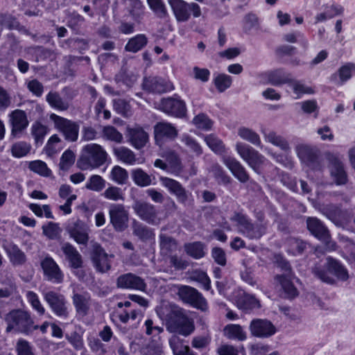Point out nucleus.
Listing matches in <instances>:
<instances>
[{"label":"nucleus","mask_w":355,"mask_h":355,"mask_svg":"<svg viewBox=\"0 0 355 355\" xmlns=\"http://www.w3.org/2000/svg\"><path fill=\"white\" fill-rule=\"evenodd\" d=\"M28 168L31 171L44 177H49L51 171L48 168L46 164L41 160H35L29 163Z\"/></svg>","instance_id":"53"},{"label":"nucleus","mask_w":355,"mask_h":355,"mask_svg":"<svg viewBox=\"0 0 355 355\" xmlns=\"http://www.w3.org/2000/svg\"><path fill=\"white\" fill-rule=\"evenodd\" d=\"M114 257L112 254H107L98 243L92 245L91 259L96 270L105 273L111 269V260Z\"/></svg>","instance_id":"11"},{"label":"nucleus","mask_w":355,"mask_h":355,"mask_svg":"<svg viewBox=\"0 0 355 355\" xmlns=\"http://www.w3.org/2000/svg\"><path fill=\"white\" fill-rule=\"evenodd\" d=\"M355 73V64L347 62L341 66L337 71L331 75L330 79L335 84L342 85L349 80Z\"/></svg>","instance_id":"26"},{"label":"nucleus","mask_w":355,"mask_h":355,"mask_svg":"<svg viewBox=\"0 0 355 355\" xmlns=\"http://www.w3.org/2000/svg\"><path fill=\"white\" fill-rule=\"evenodd\" d=\"M26 296L33 309L35 310L39 315H44L46 310L42 304L38 295L35 292L28 291L26 292Z\"/></svg>","instance_id":"47"},{"label":"nucleus","mask_w":355,"mask_h":355,"mask_svg":"<svg viewBox=\"0 0 355 355\" xmlns=\"http://www.w3.org/2000/svg\"><path fill=\"white\" fill-rule=\"evenodd\" d=\"M249 329L252 336L259 338H268L274 335L276 329L272 323L266 319H254Z\"/></svg>","instance_id":"17"},{"label":"nucleus","mask_w":355,"mask_h":355,"mask_svg":"<svg viewBox=\"0 0 355 355\" xmlns=\"http://www.w3.org/2000/svg\"><path fill=\"white\" fill-rule=\"evenodd\" d=\"M178 135L176 128L166 121L157 122L154 125V137L156 144L162 146L164 139L173 140Z\"/></svg>","instance_id":"15"},{"label":"nucleus","mask_w":355,"mask_h":355,"mask_svg":"<svg viewBox=\"0 0 355 355\" xmlns=\"http://www.w3.org/2000/svg\"><path fill=\"white\" fill-rule=\"evenodd\" d=\"M31 135L34 137L36 144H41L45 136L49 131V128L40 122H35L31 128Z\"/></svg>","instance_id":"46"},{"label":"nucleus","mask_w":355,"mask_h":355,"mask_svg":"<svg viewBox=\"0 0 355 355\" xmlns=\"http://www.w3.org/2000/svg\"><path fill=\"white\" fill-rule=\"evenodd\" d=\"M132 177L135 183L139 187H146L151 184V178L141 168L133 170Z\"/></svg>","instance_id":"49"},{"label":"nucleus","mask_w":355,"mask_h":355,"mask_svg":"<svg viewBox=\"0 0 355 355\" xmlns=\"http://www.w3.org/2000/svg\"><path fill=\"white\" fill-rule=\"evenodd\" d=\"M128 141L136 149L144 148L148 142V134L139 125L127 128Z\"/></svg>","instance_id":"23"},{"label":"nucleus","mask_w":355,"mask_h":355,"mask_svg":"<svg viewBox=\"0 0 355 355\" xmlns=\"http://www.w3.org/2000/svg\"><path fill=\"white\" fill-rule=\"evenodd\" d=\"M329 172L331 179L336 185H345L348 180L343 163L334 155L329 157Z\"/></svg>","instance_id":"19"},{"label":"nucleus","mask_w":355,"mask_h":355,"mask_svg":"<svg viewBox=\"0 0 355 355\" xmlns=\"http://www.w3.org/2000/svg\"><path fill=\"white\" fill-rule=\"evenodd\" d=\"M102 137L116 144H121L123 140V135L112 125H106L103 128Z\"/></svg>","instance_id":"44"},{"label":"nucleus","mask_w":355,"mask_h":355,"mask_svg":"<svg viewBox=\"0 0 355 355\" xmlns=\"http://www.w3.org/2000/svg\"><path fill=\"white\" fill-rule=\"evenodd\" d=\"M17 355H35L33 346L25 339L19 338L16 344Z\"/></svg>","instance_id":"63"},{"label":"nucleus","mask_w":355,"mask_h":355,"mask_svg":"<svg viewBox=\"0 0 355 355\" xmlns=\"http://www.w3.org/2000/svg\"><path fill=\"white\" fill-rule=\"evenodd\" d=\"M118 288L133 289L144 291L146 288L144 280L132 273H126L120 275L116 279Z\"/></svg>","instance_id":"21"},{"label":"nucleus","mask_w":355,"mask_h":355,"mask_svg":"<svg viewBox=\"0 0 355 355\" xmlns=\"http://www.w3.org/2000/svg\"><path fill=\"white\" fill-rule=\"evenodd\" d=\"M223 162L239 182L245 183L249 180L250 175L244 166L236 158L230 156H224L223 157Z\"/></svg>","instance_id":"22"},{"label":"nucleus","mask_w":355,"mask_h":355,"mask_svg":"<svg viewBox=\"0 0 355 355\" xmlns=\"http://www.w3.org/2000/svg\"><path fill=\"white\" fill-rule=\"evenodd\" d=\"M266 229V225L263 224H253L250 223L245 230H243L242 234L250 239H258L265 234Z\"/></svg>","instance_id":"43"},{"label":"nucleus","mask_w":355,"mask_h":355,"mask_svg":"<svg viewBox=\"0 0 355 355\" xmlns=\"http://www.w3.org/2000/svg\"><path fill=\"white\" fill-rule=\"evenodd\" d=\"M114 110L119 114L128 116L130 114L131 107L128 101L124 99L117 98L113 100Z\"/></svg>","instance_id":"59"},{"label":"nucleus","mask_w":355,"mask_h":355,"mask_svg":"<svg viewBox=\"0 0 355 355\" xmlns=\"http://www.w3.org/2000/svg\"><path fill=\"white\" fill-rule=\"evenodd\" d=\"M266 77L270 84L279 86L291 82V75L283 69H277L268 71Z\"/></svg>","instance_id":"29"},{"label":"nucleus","mask_w":355,"mask_h":355,"mask_svg":"<svg viewBox=\"0 0 355 355\" xmlns=\"http://www.w3.org/2000/svg\"><path fill=\"white\" fill-rule=\"evenodd\" d=\"M236 150L240 157L255 172L259 173L260 166L265 162L266 158L252 146L238 142L236 144Z\"/></svg>","instance_id":"9"},{"label":"nucleus","mask_w":355,"mask_h":355,"mask_svg":"<svg viewBox=\"0 0 355 355\" xmlns=\"http://www.w3.org/2000/svg\"><path fill=\"white\" fill-rule=\"evenodd\" d=\"M105 187V181L98 175H93L88 180L85 187L91 191L99 192Z\"/></svg>","instance_id":"54"},{"label":"nucleus","mask_w":355,"mask_h":355,"mask_svg":"<svg viewBox=\"0 0 355 355\" xmlns=\"http://www.w3.org/2000/svg\"><path fill=\"white\" fill-rule=\"evenodd\" d=\"M61 249L71 268L78 269L82 267V256L73 245L69 243H64Z\"/></svg>","instance_id":"28"},{"label":"nucleus","mask_w":355,"mask_h":355,"mask_svg":"<svg viewBox=\"0 0 355 355\" xmlns=\"http://www.w3.org/2000/svg\"><path fill=\"white\" fill-rule=\"evenodd\" d=\"M148 4L155 14L159 18H165L167 10L162 0H147Z\"/></svg>","instance_id":"58"},{"label":"nucleus","mask_w":355,"mask_h":355,"mask_svg":"<svg viewBox=\"0 0 355 355\" xmlns=\"http://www.w3.org/2000/svg\"><path fill=\"white\" fill-rule=\"evenodd\" d=\"M295 151L301 162L307 166H311L317 161L318 150L309 145L298 144L295 147Z\"/></svg>","instance_id":"25"},{"label":"nucleus","mask_w":355,"mask_h":355,"mask_svg":"<svg viewBox=\"0 0 355 355\" xmlns=\"http://www.w3.org/2000/svg\"><path fill=\"white\" fill-rule=\"evenodd\" d=\"M162 157L166 158L174 171L180 172L182 171L180 159L174 151H166L162 155Z\"/></svg>","instance_id":"60"},{"label":"nucleus","mask_w":355,"mask_h":355,"mask_svg":"<svg viewBox=\"0 0 355 355\" xmlns=\"http://www.w3.org/2000/svg\"><path fill=\"white\" fill-rule=\"evenodd\" d=\"M306 226L310 233L320 241L327 242L330 239V233L324 223L315 217H308Z\"/></svg>","instance_id":"24"},{"label":"nucleus","mask_w":355,"mask_h":355,"mask_svg":"<svg viewBox=\"0 0 355 355\" xmlns=\"http://www.w3.org/2000/svg\"><path fill=\"white\" fill-rule=\"evenodd\" d=\"M128 11L134 20L139 21L144 15L145 6L140 0H128Z\"/></svg>","instance_id":"41"},{"label":"nucleus","mask_w":355,"mask_h":355,"mask_svg":"<svg viewBox=\"0 0 355 355\" xmlns=\"http://www.w3.org/2000/svg\"><path fill=\"white\" fill-rule=\"evenodd\" d=\"M177 295L184 302L190 304L197 309H200L202 311H207L208 310L206 299L193 287L186 285L179 286Z\"/></svg>","instance_id":"6"},{"label":"nucleus","mask_w":355,"mask_h":355,"mask_svg":"<svg viewBox=\"0 0 355 355\" xmlns=\"http://www.w3.org/2000/svg\"><path fill=\"white\" fill-rule=\"evenodd\" d=\"M7 333L14 331L26 336L31 335L37 327L35 324L31 313L23 309H14L5 315Z\"/></svg>","instance_id":"1"},{"label":"nucleus","mask_w":355,"mask_h":355,"mask_svg":"<svg viewBox=\"0 0 355 355\" xmlns=\"http://www.w3.org/2000/svg\"><path fill=\"white\" fill-rule=\"evenodd\" d=\"M148 42L146 36L144 34H139L129 40L125 46L127 51L136 53L144 47Z\"/></svg>","instance_id":"40"},{"label":"nucleus","mask_w":355,"mask_h":355,"mask_svg":"<svg viewBox=\"0 0 355 355\" xmlns=\"http://www.w3.org/2000/svg\"><path fill=\"white\" fill-rule=\"evenodd\" d=\"M103 196L110 200L119 201L124 200V193L119 187L112 186L106 189L103 193Z\"/></svg>","instance_id":"62"},{"label":"nucleus","mask_w":355,"mask_h":355,"mask_svg":"<svg viewBox=\"0 0 355 355\" xmlns=\"http://www.w3.org/2000/svg\"><path fill=\"white\" fill-rule=\"evenodd\" d=\"M76 159V155L74 153L68 149L65 150L60 159L59 168L60 170L67 171L70 167L74 164Z\"/></svg>","instance_id":"52"},{"label":"nucleus","mask_w":355,"mask_h":355,"mask_svg":"<svg viewBox=\"0 0 355 355\" xmlns=\"http://www.w3.org/2000/svg\"><path fill=\"white\" fill-rule=\"evenodd\" d=\"M159 180L162 186L166 188L170 193L175 196L180 203L185 204L191 196V193L178 181L167 177H161Z\"/></svg>","instance_id":"14"},{"label":"nucleus","mask_w":355,"mask_h":355,"mask_svg":"<svg viewBox=\"0 0 355 355\" xmlns=\"http://www.w3.org/2000/svg\"><path fill=\"white\" fill-rule=\"evenodd\" d=\"M67 231L70 237L78 244L86 245L89 241V227L80 220L69 224L67 227Z\"/></svg>","instance_id":"18"},{"label":"nucleus","mask_w":355,"mask_h":355,"mask_svg":"<svg viewBox=\"0 0 355 355\" xmlns=\"http://www.w3.org/2000/svg\"><path fill=\"white\" fill-rule=\"evenodd\" d=\"M12 125V133L13 135L21 132L28 125L26 114L21 110L13 111L10 115Z\"/></svg>","instance_id":"27"},{"label":"nucleus","mask_w":355,"mask_h":355,"mask_svg":"<svg viewBox=\"0 0 355 355\" xmlns=\"http://www.w3.org/2000/svg\"><path fill=\"white\" fill-rule=\"evenodd\" d=\"M191 278L192 280L201 284L206 291L211 289V281L206 272L202 270H194L191 273Z\"/></svg>","instance_id":"61"},{"label":"nucleus","mask_w":355,"mask_h":355,"mask_svg":"<svg viewBox=\"0 0 355 355\" xmlns=\"http://www.w3.org/2000/svg\"><path fill=\"white\" fill-rule=\"evenodd\" d=\"M207 145L215 153L222 155L225 153V146L221 139L214 134L206 135L204 138Z\"/></svg>","instance_id":"45"},{"label":"nucleus","mask_w":355,"mask_h":355,"mask_svg":"<svg viewBox=\"0 0 355 355\" xmlns=\"http://www.w3.org/2000/svg\"><path fill=\"white\" fill-rule=\"evenodd\" d=\"M110 223L118 232L123 231L128 227V212L122 204H111L109 207Z\"/></svg>","instance_id":"13"},{"label":"nucleus","mask_w":355,"mask_h":355,"mask_svg":"<svg viewBox=\"0 0 355 355\" xmlns=\"http://www.w3.org/2000/svg\"><path fill=\"white\" fill-rule=\"evenodd\" d=\"M327 270L319 266H315L313 268V272L315 277L323 282L334 284L335 279L329 273L334 275L338 280L345 282L349 277V273L347 268L338 260L328 257L326 262Z\"/></svg>","instance_id":"2"},{"label":"nucleus","mask_w":355,"mask_h":355,"mask_svg":"<svg viewBox=\"0 0 355 355\" xmlns=\"http://www.w3.org/2000/svg\"><path fill=\"white\" fill-rule=\"evenodd\" d=\"M266 141L279 147L281 150L288 152L291 150L288 141L282 136L277 135L274 131L266 132L262 131Z\"/></svg>","instance_id":"33"},{"label":"nucleus","mask_w":355,"mask_h":355,"mask_svg":"<svg viewBox=\"0 0 355 355\" xmlns=\"http://www.w3.org/2000/svg\"><path fill=\"white\" fill-rule=\"evenodd\" d=\"M31 146L25 141H19L14 144L11 148V153L15 157L20 158L26 156L31 150Z\"/></svg>","instance_id":"55"},{"label":"nucleus","mask_w":355,"mask_h":355,"mask_svg":"<svg viewBox=\"0 0 355 355\" xmlns=\"http://www.w3.org/2000/svg\"><path fill=\"white\" fill-rule=\"evenodd\" d=\"M159 106L160 110L172 116L183 118L187 114L185 102L176 95L162 98Z\"/></svg>","instance_id":"12"},{"label":"nucleus","mask_w":355,"mask_h":355,"mask_svg":"<svg viewBox=\"0 0 355 355\" xmlns=\"http://www.w3.org/2000/svg\"><path fill=\"white\" fill-rule=\"evenodd\" d=\"M320 211L336 224L340 221L343 216V211L340 207L334 204L323 205L320 209Z\"/></svg>","instance_id":"38"},{"label":"nucleus","mask_w":355,"mask_h":355,"mask_svg":"<svg viewBox=\"0 0 355 355\" xmlns=\"http://www.w3.org/2000/svg\"><path fill=\"white\" fill-rule=\"evenodd\" d=\"M181 141L196 155L200 156L202 153V149L200 144L188 135H183Z\"/></svg>","instance_id":"56"},{"label":"nucleus","mask_w":355,"mask_h":355,"mask_svg":"<svg viewBox=\"0 0 355 355\" xmlns=\"http://www.w3.org/2000/svg\"><path fill=\"white\" fill-rule=\"evenodd\" d=\"M3 248L12 264L21 265L25 262L26 255L17 245L7 243L3 245Z\"/></svg>","instance_id":"32"},{"label":"nucleus","mask_w":355,"mask_h":355,"mask_svg":"<svg viewBox=\"0 0 355 355\" xmlns=\"http://www.w3.org/2000/svg\"><path fill=\"white\" fill-rule=\"evenodd\" d=\"M42 295L54 315L61 319H67L69 317L68 302L64 295L53 291H43Z\"/></svg>","instance_id":"5"},{"label":"nucleus","mask_w":355,"mask_h":355,"mask_svg":"<svg viewBox=\"0 0 355 355\" xmlns=\"http://www.w3.org/2000/svg\"><path fill=\"white\" fill-rule=\"evenodd\" d=\"M49 119L53 122L55 128L64 135L67 141H76L78 139L80 128L78 123L54 113L50 114Z\"/></svg>","instance_id":"8"},{"label":"nucleus","mask_w":355,"mask_h":355,"mask_svg":"<svg viewBox=\"0 0 355 355\" xmlns=\"http://www.w3.org/2000/svg\"><path fill=\"white\" fill-rule=\"evenodd\" d=\"M167 330L184 336L191 334L195 329L193 322L181 309L172 310L166 318Z\"/></svg>","instance_id":"4"},{"label":"nucleus","mask_w":355,"mask_h":355,"mask_svg":"<svg viewBox=\"0 0 355 355\" xmlns=\"http://www.w3.org/2000/svg\"><path fill=\"white\" fill-rule=\"evenodd\" d=\"M46 101L52 108L58 111H66L69 107V103L56 92H50L46 96Z\"/></svg>","instance_id":"35"},{"label":"nucleus","mask_w":355,"mask_h":355,"mask_svg":"<svg viewBox=\"0 0 355 355\" xmlns=\"http://www.w3.org/2000/svg\"><path fill=\"white\" fill-rule=\"evenodd\" d=\"M143 87L150 92L162 94L173 90L171 82L160 77H149L144 79Z\"/></svg>","instance_id":"20"},{"label":"nucleus","mask_w":355,"mask_h":355,"mask_svg":"<svg viewBox=\"0 0 355 355\" xmlns=\"http://www.w3.org/2000/svg\"><path fill=\"white\" fill-rule=\"evenodd\" d=\"M225 337L230 340L243 341L247 338V334L243 328L237 324H227L223 330Z\"/></svg>","instance_id":"31"},{"label":"nucleus","mask_w":355,"mask_h":355,"mask_svg":"<svg viewBox=\"0 0 355 355\" xmlns=\"http://www.w3.org/2000/svg\"><path fill=\"white\" fill-rule=\"evenodd\" d=\"M28 52L35 54L36 62L51 58L53 56V52L51 50L39 46L30 47Z\"/></svg>","instance_id":"57"},{"label":"nucleus","mask_w":355,"mask_h":355,"mask_svg":"<svg viewBox=\"0 0 355 355\" xmlns=\"http://www.w3.org/2000/svg\"><path fill=\"white\" fill-rule=\"evenodd\" d=\"M238 135L255 146L263 148L259 135L250 128L246 127H241L238 129Z\"/></svg>","instance_id":"37"},{"label":"nucleus","mask_w":355,"mask_h":355,"mask_svg":"<svg viewBox=\"0 0 355 355\" xmlns=\"http://www.w3.org/2000/svg\"><path fill=\"white\" fill-rule=\"evenodd\" d=\"M110 178L118 184H124L128 179V173L123 168L115 166L112 169Z\"/></svg>","instance_id":"51"},{"label":"nucleus","mask_w":355,"mask_h":355,"mask_svg":"<svg viewBox=\"0 0 355 355\" xmlns=\"http://www.w3.org/2000/svg\"><path fill=\"white\" fill-rule=\"evenodd\" d=\"M114 155L121 162L133 165L136 161V155L130 148L125 146H119L113 148Z\"/></svg>","instance_id":"36"},{"label":"nucleus","mask_w":355,"mask_h":355,"mask_svg":"<svg viewBox=\"0 0 355 355\" xmlns=\"http://www.w3.org/2000/svg\"><path fill=\"white\" fill-rule=\"evenodd\" d=\"M90 295L87 293H74L72 301L76 312L82 315H85L89 309Z\"/></svg>","instance_id":"30"},{"label":"nucleus","mask_w":355,"mask_h":355,"mask_svg":"<svg viewBox=\"0 0 355 355\" xmlns=\"http://www.w3.org/2000/svg\"><path fill=\"white\" fill-rule=\"evenodd\" d=\"M169 4L178 21H187L192 12L194 17L201 15L200 8L196 3H188L183 0H169Z\"/></svg>","instance_id":"10"},{"label":"nucleus","mask_w":355,"mask_h":355,"mask_svg":"<svg viewBox=\"0 0 355 355\" xmlns=\"http://www.w3.org/2000/svg\"><path fill=\"white\" fill-rule=\"evenodd\" d=\"M186 253L196 259L202 258L205 255V245L201 242L186 243L184 245Z\"/></svg>","instance_id":"39"},{"label":"nucleus","mask_w":355,"mask_h":355,"mask_svg":"<svg viewBox=\"0 0 355 355\" xmlns=\"http://www.w3.org/2000/svg\"><path fill=\"white\" fill-rule=\"evenodd\" d=\"M293 277L284 275L275 276V280L279 283L288 297H294L297 295V291L291 281Z\"/></svg>","instance_id":"42"},{"label":"nucleus","mask_w":355,"mask_h":355,"mask_svg":"<svg viewBox=\"0 0 355 355\" xmlns=\"http://www.w3.org/2000/svg\"><path fill=\"white\" fill-rule=\"evenodd\" d=\"M132 207L135 214L141 220L153 225L160 223L159 211L154 205L141 200H135Z\"/></svg>","instance_id":"7"},{"label":"nucleus","mask_w":355,"mask_h":355,"mask_svg":"<svg viewBox=\"0 0 355 355\" xmlns=\"http://www.w3.org/2000/svg\"><path fill=\"white\" fill-rule=\"evenodd\" d=\"M132 234L143 241L153 239L155 237L152 229L135 220L132 222Z\"/></svg>","instance_id":"34"},{"label":"nucleus","mask_w":355,"mask_h":355,"mask_svg":"<svg viewBox=\"0 0 355 355\" xmlns=\"http://www.w3.org/2000/svg\"><path fill=\"white\" fill-rule=\"evenodd\" d=\"M211 173L217 179L218 182L224 184L230 183L231 178L228 176L223 168L218 164H214L211 169Z\"/></svg>","instance_id":"64"},{"label":"nucleus","mask_w":355,"mask_h":355,"mask_svg":"<svg viewBox=\"0 0 355 355\" xmlns=\"http://www.w3.org/2000/svg\"><path fill=\"white\" fill-rule=\"evenodd\" d=\"M107 158V153L101 145L89 144L83 147L77 164L82 170L98 168L106 162Z\"/></svg>","instance_id":"3"},{"label":"nucleus","mask_w":355,"mask_h":355,"mask_svg":"<svg viewBox=\"0 0 355 355\" xmlns=\"http://www.w3.org/2000/svg\"><path fill=\"white\" fill-rule=\"evenodd\" d=\"M159 245L162 251L168 253L176 250L178 243L173 237L161 234L159 235Z\"/></svg>","instance_id":"48"},{"label":"nucleus","mask_w":355,"mask_h":355,"mask_svg":"<svg viewBox=\"0 0 355 355\" xmlns=\"http://www.w3.org/2000/svg\"><path fill=\"white\" fill-rule=\"evenodd\" d=\"M214 83L217 90L223 92L232 85V78L229 75L220 73L215 77Z\"/></svg>","instance_id":"50"},{"label":"nucleus","mask_w":355,"mask_h":355,"mask_svg":"<svg viewBox=\"0 0 355 355\" xmlns=\"http://www.w3.org/2000/svg\"><path fill=\"white\" fill-rule=\"evenodd\" d=\"M41 266L44 275L48 281L55 284L62 282L64 278L63 273L53 258L46 257L41 261Z\"/></svg>","instance_id":"16"}]
</instances>
